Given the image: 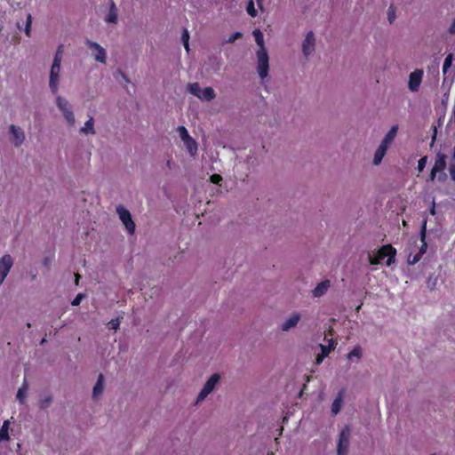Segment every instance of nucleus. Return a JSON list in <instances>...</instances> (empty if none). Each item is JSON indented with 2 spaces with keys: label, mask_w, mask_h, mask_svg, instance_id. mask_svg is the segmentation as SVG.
<instances>
[{
  "label": "nucleus",
  "mask_w": 455,
  "mask_h": 455,
  "mask_svg": "<svg viewBox=\"0 0 455 455\" xmlns=\"http://www.w3.org/2000/svg\"><path fill=\"white\" fill-rule=\"evenodd\" d=\"M395 255L396 249L391 244H385L378 250L375 256L369 255V262L371 265H379L381 260L387 257L386 264L389 267L395 262Z\"/></svg>",
  "instance_id": "f257e3e1"
},
{
  "label": "nucleus",
  "mask_w": 455,
  "mask_h": 455,
  "mask_svg": "<svg viewBox=\"0 0 455 455\" xmlns=\"http://www.w3.org/2000/svg\"><path fill=\"white\" fill-rule=\"evenodd\" d=\"M257 56V71L259 77L263 80L268 76L269 58L266 49H259Z\"/></svg>",
  "instance_id": "f03ea898"
},
{
  "label": "nucleus",
  "mask_w": 455,
  "mask_h": 455,
  "mask_svg": "<svg viewBox=\"0 0 455 455\" xmlns=\"http://www.w3.org/2000/svg\"><path fill=\"white\" fill-rule=\"evenodd\" d=\"M220 379V376L218 373H214L210 377V379L204 384L203 389L200 391L196 399V403L204 401L207 395L214 390Z\"/></svg>",
  "instance_id": "7ed1b4c3"
},
{
  "label": "nucleus",
  "mask_w": 455,
  "mask_h": 455,
  "mask_svg": "<svg viewBox=\"0 0 455 455\" xmlns=\"http://www.w3.org/2000/svg\"><path fill=\"white\" fill-rule=\"evenodd\" d=\"M116 212L119 215L121 221L127 229L128 233L133 234L135 231V223L132 219L130 212L122 205L116 207Z\"/></svg>",
  "instance_id": "20e7f679"
},
{
  "label": "nucleus",
  "mask_w": 455,
  "mask_h": 455,
  "mask_svg": "<svg viewBox=\"0 0 455 455\" xmlns=\"http://www.w3.org/2000/svg\"><path fill=\"white\" fill-rule=\"evenodd\" d=\"M350 437V428L346 426L339 434V443L337 446V455H347Z\"/></svg>",
  "instance_id": "39448f33"
},
{
  "label": "nucleus",
  "mask_w": 455,
  "mask_h": 455,
  "mask_svg": "<svg viewBox=\"0 0 455 455\" xmlns=\"http://www.w3.org/2000/svg\"><path fill=\"white\" fill-rule=\"evenodd\" d=\"M85 44L93 52L95 60L105 64L107 60L106 50L100 44L90 39H86Z\"/></svg>",
  "instance_id": "423d86ee"
},
{
  "label": "nucleus",
  "mask_w": 455,
  "mask_h": 455,
  "mask_svg": "<svg viewBox=\"0 0 455 455\" xmlns=\"http://www.w3.org/2000/svg\"><path fill=\"white\" fill-rule=\"evenodd\" d=\"M60 66H57V64H52L50 71V81L49 86L53 94L58 92L59 89V82H60Z\"/></svg>",
  "instance_id": "0eeeda50"
},
{
  "label": "nucleus",
  "mask_w": 455,
  "mask_h": 455,
  "mask_svg": "<svg viewBox=\"0 0 455 455\" xmlns=\"http://www.w3.org/2000/svg\"><path fill=\"white\" fill-rule=\"evenodd\" d=\"M12 265L13 261L9 254H5L0 259V285L4 281Z\"/></svg>",
  "instance_id": "6e6552de"
},
{
  "label": "nucleus",
  "mask_w": 455,
  "mask_h": 455,
  "mask_svg": "<svg viewBox=\"0 0 455 455\" xmlns=\"http://www.w3.org/2000/svg\"><path fill=\"white\" fill-rule=\"evenodd\" d=\"M423 77V71L421 69H415L410 74L408 87L411 92H417L420 86Z\"/></svg>",
  "instance_id": "1a4fd4ad"
},
{
  "label": "nucleus",
  "mask_w": 455,
  "mask_h": 455,
  "mask_svg": "<svg viewBox=\"0 0 455 455\" xmlns=\"http://www.w3.org/2000/svg\"><path fill=\"white\" fill-rule=\"evenodd\" d=\"M315 36L313 32H308L306 35V37L302 44V52L304 55L307 58L315 50Z\"/></svg>",
  "instance_id": "9d476101"
},
{
  "label": "nucleus",
  "mask_w": 455,
  "mask_h": 455,
  "mask_svg": "<svg viewBox=\"0 0 455 455\" xmlns=\"http://www.w3.org/2000/svg\"><path fill=\"white\" fill-rule=\"evenodd\" d=\"M10 132L12 135V141L14 145L16 147H20L25 140L23 131L20 127H16L15 125L12 124L10 126Z\"/></svg>",
  "instance_id": "9b49d317"
},
{
  "label": "nucleus",
  "mask_w": 455,
  "mask_h": 455,
  "mask_svg": "<svg viewBox=\"0 0 455 455\" xmlns=\"http://www.w3.org/2000/svg\"><path fill=\"white\" fill-rule=\"evenodd\" d=\"M447 156L442 152H438L435 156V164L432 167L435 171L443 172L446 168Z\"/></svg>",
  "instance_id": "f8f14e48"
},
{
  "label": "nucleus",
  "mask_w": 455,
  "mask_h": 455,
  "mask_svg": "<svg viewBox=\"0 0 455 455\" xmlns=\"http://www.w3.org/2000/svg\"><path fill=\"white\" fill-rule=\"evenodd\" d=\"M426 234H427V220H424L423 224L420 228V232H419L421 246L418 252L419 254H420L421 257L423 254L426 253L427 249V243L426 242Z\"/></svg>",
  "instance_id": "ddd939ff"
},
{
  "label": "nucleus",
  "mask_w": 455,
  "mask_h": 455,
  "mask_svg": "<svg viewBox=\"0 0 455 455\" xmlns=\"http://www.w3.org/2000/svg\"><path fill=\"white\" fill-rule=\"evenodd\" d=\"M398 131V125H393L390 130L387 132L384 139L382 140L380 145L385 146L387 148L392 143L394 139L395 138Z\"/></svg>",
  "instance_id": "4468645a"
},
{
  "label": "nucleus",
  "mask_w": 455,
  "mask_h": 455,
  "mask_svg": "<svg viewBox=\"0 0 455 455\" xmlns=\"http://www.w3.org/2000/svg\"><path fill=\"white\" fill-rule=\"evenodd\" d=\"M117 7L113 0L109 1V12L106 17V21L108 23H116L117 21Z\"/></svg>",
  "instance_id": "2eb2a0df"
},
{
  "label": "nucleus",
  "mask_w": 455,
  "mask_h": 455,
  "mask_svg": "<svg viewBox=\"0 0 455 455\" xmlns=\"http://www.w3.org/2000/svg\"><path fill=\"white\" fill-rule=\"evenodd\" d=\"M330 287V281L324 280L319 283L316 287L313 290V295L315 297H321L328 291Z\"/></svg>",
  "instance_id": "dca6fc26"
},
{
  "label": "nucleus",
  "mask_w": 455,
  "mask_h": 455,
  "mask_svg": "<svg viewBox=\"0 0 455 455\" xmlns=\"http://www.w3.org/2000/svg\"><path fill=\"white\" fill-rule=\"evenodd\" d=\"M343 395H344V391L340 390L339 392V394L337 395L336 398L334 399V401L331 404L332 415H337L340 411L342 402H343Z\"/></svg>",
  "instance_id": "f3484780"
},
{
  "label": "nucleus",
  "mask_w": 455,
  "mask_h": 455,
  "mask_svg": "<svg viewBox=\"0 0 455 455\" xmlns=\"http://www.w3.org/2000/svg\"><path fill=\"white\" fill-rule=\"evenodd\" d=\"M299 319L300 316L299 314L292 315L282 324V330L286 331H289L291 328L295 327L298 324Z\"/></svg>",
  "instance_id": "a211bd4d"
},
{
  "label": "nucleus",
  "mask_w": 455,
  "mask_h": 455,
  "mask_svg": "<svg viewBox=\"0 0 455 455\" xmlns=\"http://www.w3.org/2000/svg\"><path fill=\"white\" fill-rule=\"evenodd\" d=\"M184 145L191 156H195L197 153V143L190 137L189 139L183 141Z\"/></svg>",
  "instance_id": "6ab92c4d"
},
{
  "label": "nucleus",
  "mask_w": 455,
  "mask_h": 455,
  "mask_svg": "<svg viewBox=\"0 0 455 455\" xmlns=\"http://www.w3.org/2000/svg\"><path fill=\"white\" fill-rule=\"evenodd\" d=\"M388 148L385 147V146H382V145H379V148H377L375 154H374V157H373V164L378 165L381 163L384 156L386 155V152Z\"/></svg>",
  "instance_id": "aec40b11"
},
{
  "label": "nucleus",
  "mask_w": 455,
  "mask_h": 455,
  "mask_svg": "<svg viewBox=\"0 0 455 455\" xmlns=\"http://www.w3.org/2000/svg\"><path fill=\"white\" fill-rule=\"evenodd\" d=\"M94 119L92 116H90V118L85 122L84 125L81 128L80 132L82 133L85 134H95L94 130Z\"/></svg>",
  "instance_id": "412c9836"
},
{
  "label": "nucleus",
  "mask_w": 455,
  "mask_h": 455,
  "mask_svg": "<svg viewBox=\"0 0 455 455\" xmlns=\"http://www.w3.org/2000/svg\"><path fill=\"white\" fill-rule=\"evenodd\" d=\"M28 388V385L26 379H24L21 387L19 388L17 395H16V397L20 403H25Z\"/></svg>",
  "instance_id": "4be33fe9"
},
{
  "label": "nucleus",
  "mask_w": 455,
  "mask_h": 455,
  "mask_svg": "<svg viewBox=\"0 0 455 455\" xmlns=\"http://www.w3.org/2000/svg\"><path fill=\"white\" fill-rule=\"evenodd\" d=\"M104 377L103 374H100L97 382L93 387L92 395L93 397L99 396L103 391Z\"/></svg>",
  "instance_id": "5701e85b"
},
{
  "label": "nucleus",
  "mask_w": 455,
  "mask_h": 455,
  "mask_svg": "<svg viewBox=\"0 0 455 455\" xmlns=\"http://www.w3.org/2000/svg\"><path fill=\"white\" fill-rule=\"evenodd\" d=\"M216 97L215 92L212 87H206L201 92L200 98L201 100L210 101Z\"/></svg>",
  "instance_id": "b1692460"
},
{
  "label": "nucleus",
  "mask_w": 455,
  "mask_h": 455,
  "mask_svg": "<svg viewBox=\"0 0 455 455\" xmlns=\"http://www.w3.org/2000/svg\"><path fill=\"white\" fill-rule=\"evenodd\" d=\"M9 439V421L5 420L0 429V441H8Z\"/></svg>",
  "instance_id": "393cba45"
},
{
  "label": "nucleus",
  "mask_w": 455,
  "mask_h": 455,
  "mask_svg": "<svg viewBox=\"0 0 455 455\" xmlns=\"http://www.w3.org/2000/svg\"><path fill=\"white\" fill-rule=\"evenodd\" d=\"M56 104L61 112L71 108L68 101L61 96L57 97Z\"/></svg>",
  "instance_id": "a878e982"
},
{
  "label": "nucleus",
  "mask_w": 455,
  "mask_h": 455,
  "mask_svg": "<svg viewBox=\"0 0 455 455\" xmlns=\"http://www.w3.org/2000/svg\"><path fill=\"white\" fill-rule=\"evenodd\" d=\"M253 36L257 44L259 45V49H266L264 45V36L262 32L259 29H255L253 31Z\"/></svg>",
  "instance_id": "bb28decb"
},
{
  "label": "nucleus",
  "mask_w": 455,
  "mask_h": 455,
  "mask_svg": "<svg viewBox=\"0 0 455 455\" xmlns=\"http://www.w3.org/2000/svg\"><path fill=\"white\" fill-rule=\"evenodd\" d=\"M363 356V351L360 346H355L347 355V358L351 360L353 357L360 359Z\"/></svg>",
  "instance_id": "cd10ccee"
},
{
  "label": "nucleus",
  "mask_w": 455,
  "mask_h": 455,
  "mask_svg": "<svg viewBox=\"0 0 455 455\" xmlns=\"http://www.w3.org/2000/svg\"><path fill=\"white\" fill-rule=\"evenodd\" d=\"M188 92L193 95L200 98L202 90L198 83H193L188 84Z\"/></svg>",
  "instance_id": "c85d7f7f"
},
{
  "label": "nucleus",
  "mask_w": 455,
  "mask_h": 455,
  "mask_svg": "<svg viewBox=\"0 0 455 455\" xmlns=\"http://www.w3.org/2000/svg\"><path fill=\"white\" fill-rule=\"evenodd\" d=\"M452 60H453L452 53H449L445 57L443 64V75H445L447 73L448 69L451 67Z\"/></svg>",
  "instance_id": "c756f323"
},
{
  "label": "nucleus",
  "mask_w": 455,
  "mask_h": 455,
  "mask_svg": "<svg viewBox=\"0 0 455 455\" xmlns=\"http://www.w3.org/2000/svg\"><path fill=\"white\" fill-rule=\"evenodd\" d=\"M319 346L321 348V354L325 355V357H326L331 353V351L334 348V342L332 339H331L328 346H325L323 344H320Z\"/></svg>",
  "instance_id": "7c9ffc66"
},
{
  "label": "nucleus",
  "mask_w": 455,
  "mask_h": 455,
  "mask_svg": "<svg viewBox=\"0 0 455 455\" xmlns=\"http://www.w3.org/2000/svg\"><path fill=\"white\" fill-rule=\"evenodd\" d=\"M62 52H63V45L60 44L56 51L52 64H57V66H60L61 60H62Z\"/></svg>",
  "instance_id": "2f4dec72"
},
{
  "label": "nucleus",
  "mask_w": 455,
  "mask_h": 455,
  "mask_svg": "<svg viewBox=\"0 0 455 455\" xmlns=\"http://www.w3.org/2000/svg\"><path fill=\"white\" fill-rule=\"evenodd\" d=\"M62 114H63L65 119L67 120V122L70 125H73L75 124V116H74V113L71 108L63 111Z\"/></svg>",
  "instance_id": "473e14b6"
},
{
  "label": "nucleus",
  "mask_w": 455,
  "mask_h": 455,
  "mask_svg": "<svg viewBox=\"0 0 455 455\" xmlns=\"http://www.w3.org/2000/svg\"><path fill=\"white\" fill-rule=\"evenodd\" d=\"M52 395H47V396L40 399V401H39L40 409L44 410V409L48 408L50 406V404L52 403Z\"/></svg>",
  "instance_id": "72a5a7b5"
},
{
  "label": "nucleus",
  "mask_w": 455,
  "mask_h": 455,
  "mask_svg": "<svg viewBox=\"0 0 455 455\" xmlns=\"http://www.w3.org/2000/svg\"><path fill=\"white\" fill-rule=\"evenodd\" d=\"M246 11H247V13H248L251 17H252V18H254V17H256V16H257L258 12H257V10L255 9L253 0H249V1H248V4H247V7H246Z\"/></svg>",
  "instance_id": "f704fd0d"
},
{
  "label": "nucleus",
  "mask_w": 455,
  "mask_h": 455,
  "mask_svg": "<svg viewBox=\"0 0 455 455\" xmlns=\"http://www.w3.org/2000/svg\"><path fill=\"white\" fill-rule=\"evenodd\" d=\"M181 40L183 42L184 48L186 49L187 52H188L189 51V44H188L189 33L187 28H184V30H183V33L181 35Z\"/></svg>",
  "instance_id": "c9c22d12"
},
{
  "label": "nucleus",
  "mask_w": 455,
  "mask_h": 455,
  "mask_svg": "<svg viewBox=\"0 0 455 455\" xmlns=\"http://www.w3.org/2000/svg\"><path fill=\"white\" fill-rule=\"evenodd\" d=\"M178 132H179L180 137L182 140V141H184L191 137L185 126H179Z\"/></svg>",
  "instance_id": "e433bc0d"
},
{
  "label": "nucleus",
  "mask_w": 455,
  "mask_h": 455,
  "mask_svg": "<svg viewBox=\"0 0 455 455\" xmlns=\"http://www.w3.org/2000/svg\"><path fill=\"white\" fill-rule=\"evenodd\" d=\"M396 18L395 9L393 4H391L387 11V19L390 23H393Z\"/></svg>",
  "instance_id": "4c0bfd02"
},
{
  "label": "nucleus",
  "mask_w": 455,
  "mask_h": 455,
  "mask_svg": "<svg viewBox=\"0 0 455 455\" xmlns=\"http://www.w3.org/2000/svg\"><path fill=\"white\" fill-rule=\"evenodd\" d=\"M32 24V16L31 14L27 15V20H26V28H25V33L28 36H30V28Z\"/></svg>",
  "instance_id": "58836bf2"
},
{
  "label": "nucleus",
  "mask_w": 455,
  "mask_h": 455,
  "mask_svg": "<svg viewBox=\"0 0 455 455\" xmlns=\"http://www.w3.org/2000/svg\"><path fill=\"white\" fill-rule=\"evenodd\" d=\"M427 157L423 156L418 161L417 169L419 172H422L425 169L426 164H427Z\"/></svg>",
  "instance_id": "ea45409f"
},
{
  "label": "nucleus",
  "mask_w": 455,
  "mask_h": 455,
  "mask_svg": "<svg viewBox=\"0 0 455 455\" xmlns=\"http://www.w3.org/2000/svg\"><path fill=\"white\" fill-rule=\"evenodd\" d=\"M108 325L109 326L110 329L117 331L120 326V321L118 318L112 319L111 321L108 322Z\"/></svg>",
  "instance_id": "a19ab883"
},
{
  "label": "nucleus",
  "mask_w": 455,
  "mask_h": 455,
  "mask_svg": "<svg viewBox=\"0 0 455 455\" xmlns=\"http://www.w3.org/2000/svg\"><path fill=\"white\" fill-rule=\"evenodd\" d=\"M85 297L84 293H78L76 298L72 300V306H79L83 299Z\"/></svg>",
  "instance_id": "79ce46f5"
},
{
  "label": "nucleus",
  "mask_w": 455,
  "mask_h": 455,
  "mask_svg": "<svg viewBox=\"0 0 455 455\" xmlns=\"http://www.w3.org/2000/svg\"><path fill=\"white\" fill-rule=\"evenodd\" d=\"M242 36H243V35H242V33H240V32H235V33H234V34H232V35H230V36H229V37H228V43L232 44V43H234L235 40H237V39L241 38V37H242Z\"/></svg>",
  "instance_id": "37998d69"
},
{
  "label": "nucleus",
  "mask_w": 455,
  "mask_h": 455,
  "mask_svg": "<svg viewBox=\"0 0 455 455\" xmlns=\"http://www.w3.org/2000/svg\"><path fill=\"white\" fill-rule=\"evenodd\" d=\"M210 180L213 184H220V182L222 180V177L220 174L215 173L210 177Z\"/></svg>",
  "instance_id": "c03bdc74"
},
{
  "label": "nucleus",
  "mask_w": 455,
  "mask_h": 455,
  "mask_svg": "<svg viewBox=\"0 0 455 455\" xmlns=\"http://www.w3.org/2000/svg\"><path fill=\"white\" fill-rule=\"evenodd\" d=\"M420 259H421L420 254L417 253V254H415V255L412 257V259H411L409 258V264H411V265H414V264H416L418 261H419V260H420Z\"/></svg>",
  "instance_id": "a18cd8bd"
},
{
  "label": "nucleus",
  "mask_w": 455,
  "mask_h": 455,
  "mask_svg": "<svg viewBox=\"0 0 455 455\" xmlns=\"http://www.w3.org/2000/svg\"><path fill=\"white\" fill-rule=\"evenodd\" d=\"M436 136H437V128L435 126H434L433 127V135L431 138V146H433V144L436 140Z\"/></svg>",
  "instance_id": "49530a36"
},
{
  "label": "nucleus",
  "mask_w": 455,
  "mask_h": 455,
  "mask_svg": "<svg viewBox=\"0 0 455 455\" xmlns=\"http://www.w3.org/2000/svg\"><path fill=\"white\" fill-rule=\"evenodd\" d=\"M325 358V355L318 354L315 358V363L320 364L323 359Z\"/></svg>",
  "instance_id": "de8ad7c7"
},
{
  "label": "nucleus",
  "mask_w": 455,
  "mask_h": 455,
  "mask_svg": "<svg viewBox=\"0 0 455 455\" xmlns=\"http://www.w3.org/2000/svg\"><path fill=\"white\" fill-rule=\"evenodd\" d=\"M450 174H451L452 180L455 181V163L453 164H451L450 167Z\"/></svg>",
  "instance_id": "09e8293b"
},
{
  "label": "nucleus",
  "mask_w": 455,
  "mask_h": 455,
  "mask_svg": "<svg viewBox=\"0 0 455 455\" xmlns=\"http://www.w3.org/2000/svg\"><path fill=\"white\" fill-rule=\"evenodd\" d=\"M448 31H449V33L451 35H454L455 34V19L453 20L452 23L451 24Z\"/></svg>",
  "instance_id": "8fccbe9b"
},
{
  "label": "nucleus",
  "mask_w": 455,
  "mask_h": 455,
  "mask_svg": "<svg viewBox=\"0 0 455 455\" xmlns=\"http://www.w3.org/2000/svg\"><path fill=\"white\" fill-rule=\"evenodd\" d=\"M437 172H438L437 171H435V170L432 168L431 172H430V175H429V180L434 181V180H435V177H436V173H437Z\"/></svg>",
  "instance_id": "3c124183"
},
{
  "label": "nucleus",
  "mask_w": 455,
  "mask_h": 455,
  "mask_svg": "<svg viewBox=\"0 0 455 455\" xmlns=\"http://www.w3.org/2000/svg\"><path fill=\"white\" fill-rule=\"evenodd\" d=\"M80 278H81V275H80L78 273H76V274L75 275V283H76V285H78V284H79V280H80Z\"/></svg>",
  "instance_id": "603ef678"
},
{
  "label": "nucleus",
  "mask_w": 455,
  "mask_h": 455,
  "mask_svg": "<svg viewBox=\"0 0 455 455\" xmlns=\"http://www.w3.org/2000/svg\"><path fill=\"white\" fill-rule=\"evenodd\" d=\"M262 2H263V0H257L258 6H259V8H260L261 10L263 9V8H262Z\"/></svg>",
  "instance_id": "864d4df0"
},
{
  "label": "nucleus",
  "mask_w": 455,
  "mask_h": 455,
  "mask_svg": "<svg viewBox=\"0 0 455 455\" xmlns=\"http://www.w3.org/2000/svg\"><path fill=\"white\" fill-rule=\"evenodd\" d=\"M430 213H431L432 215H435V205H433V207L431 208V210H430Z\"/></svg>",
  "instance_id": "5fc2aeb1"
},
{
  "label": "nucleus",
  "mask_w": 455,
  "mask_h": 455,
  "mask_svg": "<svg viewBox=\"0 0 455 455\" xmlns=\"http://www.w3.org/2000/svg\"><path fill=\"white\" fill-rule=\"evenodd\" d=\"M45 341H46V339H45L44 338V339H42V340H41V344H44Z\"/></svg>",
  "instance_id": "6e6d98bb"
},
{
  "label": "nucleus",
  "mask_w": 455,
  "mask_h": 455,
  "mask_svg": "<svg viewBox=\"0 0 455 455\" xmlns=\"http://www.w3.org/2000/svg\"><path fill=\"white\" fill-rule=\"evenodd\" d=\"M453 158H455V146H454V149H453Z\"/></svg>",
  "instance_id": "4d7b16f0"
}]
</instances>
